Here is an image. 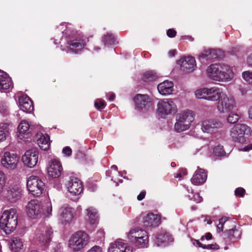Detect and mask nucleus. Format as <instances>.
I'll list each match as a JSON object with an SVG mask.
<instances>
[{"mask_svg":"<svg viewBox=\"0 0 252 252\" xmlns=\"http://www.w3.org/2000/svg\"><path fill=\"white\" fill-rule=\"evenodd\" d=\"M243 79L250 84H252V72L246 71L242 73Z\"/></svg>","mask_w":252,"mask_h":252,"instance_id":"obj_41","label":"nucleus"},{"mask_svg":"<svg viewBox=\"0 0 252 252\" xmlns=\"http://www.w3.org/2000/svg\"><path fill=\"white\" fill-rule=\"evenodd\" d=\"M88 220L91 224H95L98 222V216L96 210L93 207H89L87 210Z\"/></svg>","mask_w":252,"mask_h":252,"instance_id":"obj_31","label":"nucleus"},{"mask_svg":"<svg viewBox=\"0 0 252 252\" xmlns=\"http://www.w3.org/2000/svg\"><path fill=\"white\" fill-rule=\"evenodd\" d=\"M52 231L51 228H46L36 234V239L41 246L46 245L51 240Z\"/></svg>","mask_w":252,"mask_h":252,"instance_id":"obj_23","label":"nucleus"},{"mask_svg":"<svg viewBox=\"0 0 252 252\" xmlns=\"http://www.w3.org/2000/svg\"><path fill=\"white\" fill-rule=\"evenodd\" d=\"M63 170L61 163L56 159L51 160L48 164L47 172L49 176L58 178Z\"/></svg>","mask_w":252,"mask_h":252,"instance_id":"obj_20","label":"nucleus"},{"mask_svg":"<svg viewBox=\"0 0 252 252\" xmlns=\"http://www.w3.org/2000/svg\"><path fill=\"white\" fill-rule=\"evenodd\" d=\"M247 63L249 65L252 66V54H251L248 57Z\"/></svg>","mask_w":252,"mask_h":252,"instance_id":"obj_58","label":"nucleus"},{"mask_svg":"<svg viewBox=\"0 0 252 252\" xmlns=\"http://www.w3.org/2000/svg\"><path fill=\"white\" fill-rule=\"evenodd\" d=\"M94 106L98 110L101 111L105 107L106 103L103 100L97 99L94 103Z\"/></svg>","mask_w":252,"mask_h":252,"instance_id":"obj_43","label":"nucleus"},{"mask_svg":"<svg viewBox=\"0 0 252 252\" xmlns=\"http://www.w3.org/2000/svg\"><path fill=\"white\" fill-rule=\"evenodd\" d=\"M219 111L220 113H228L232 111L236 108V103L234 98L223 94L219 100L217 106Z\"/></svg>","mask_w":252,"mask_h":252,"instance_id":"obj_8","label":"nucleus"},{"mask_svg":"<svg viewBox=\"0 0 252 252\" xmlns=\"http://www.w3.org/2000/svg\"><path fill=\"white\" fill-rule=\"evenodd\" d=\"M157 113L161 117L173 114L177 111L175 103L171 99L159 100L157 103Z\"/></svg>","mask_w":252,"mask_h":252,"instance_id":"obj_7","label":"nucleus"},{"mask_svg":"<svg viewBox=\"0 0 252 252\" xmlns=\"http://www.w3.org/2000/svg\"><path fill=\"white\" fill-rule=\"evenodd\" d=\"M192 243L194 245H197L198 247H200L203 249V245L201 243H200L198 240H195V239H192Z\"/></svg>","mask_w":252,"mask_h":252,"instance_id":"obj_57","label":"nucleus"},{"mask_svg":"<svg viewBox=\"0 0 252 252\" xmlns=\"http://www.w3.org/2000/svg\"><path fill=\"white\" fill-rule=\"evenodd\" d=\"M240 116L237 114L230 113L227 117V121L229 123L234 124L238 121Z\"/></svg>","mask_w":252,"mask_h":252,"instance_id":"obj_40","label":"nucleus"},{"mask_svg":"<svg viewBox=\"0 0 252 252\" xmlns=\"http://www.w3.org/2000/svg\"><path fill=\"white\" fill-rule=\"evenodd\" d=\"M236 229H235V227L232 229L226 230L224 232V236L225 238H227L228 239L231 240L234 238V233Z\"/></svg>","mask_w":252,"mask_h":252,"instance_id":"obj_45","label":"nucleus"},{"mask_svg":"<svg viewBox=\"0 0 252 252\" xmlns=\"http://www.w3.org/2000/svg\"><path fill=\"white\" fill-rule=\"evenodd\" d=\"M63 153L67 156H70L72 154V150L69 147L67 146L63 149Z\"/></svg>","mask_w":252,"mask_h":252,"instance_id":"obj_56","label":"nucleus"},{"mask_svg":"<svg viewBox=\"0 0 252 252\" xmlns=\"http://www.w3.org/2000/svg\"><path fill=\"white\" fill-rule=\"evenodd\" d=\"M87 252H102V248L98 246H94Z\"/></svg>","mask_w":252,"mask_h":252,"instance_id":"obj_54","label":"nucleus"},{"mask_svg":"<svg viewBox=\"0 0 252 252\" xmlns=\"http://www.w3.org/2000/svg\"><path fill=\"white\" fill-rule=\"evenodd\" d=\"M219 51L208 49L204 50L199 56V59L213 60L218 58Z\"/></svg>","mask_w":252,"mask_h":252,"instance_id":"obj_30","label":"nucleus"},{"mask_svg":"<svg viewBox=\"0 0 252 252\" xmlns=\"http://www.w3.org/2000/svg\"><path fill=\"white\" fill-rule=\"evenodd\" d=\"M42 211V205L37 200L34 199L30 201L25 207L26 214L32 219H35L40 217Z\"/></svg>","mask_w":252,"mask_h":252,"instance_id":"obj_11","label":"nucleus"},{"mask_svg":"<svg viewBox=\"0 0 252 252\" xmlns=\"http://www.w3.org/2000/svg\"><path fill=\"white\" fill-rule=\"evenodd\" d=\"M187 175V171L186 169H181L178 173L174 174V177L175 178H179V179H181V178Z\"/></svg>","mask_w":252,"mask_h":252,"instance_id":"obj_47","label":"nucleus"},{"mask_svg":"<svg viewBox=\"0 0 252 252\" xmlns=\"http://www.w3.org/2000/svg\"><path fill=\"white\" fill-rule=\"evenodd\" d=\"M222 94L221 89L217 87L208 88L207 100L214 101H217L220 98Z\"/></svg>","mask_w":252,"mask_h":252,"instance_id":"obj_28","label":"nucleus"},{"mask_svg":"<svg viewBox=\"0 0 252 252\" xmlns=\"http://www.w3.org/2000/svg\"><path fill=\"white\" fill-rule=\"evenodd\" d=\"M154 104L153 98L151 96L147 94H143V112L153 111Z\"/></svg>","mask_w":252,"mask_h":252,"instance_id":"obj_29","label":"nucleus"},{"mask_svg":"<svg viewBox=\"0 0 252 252\" xmlns=\"http://www.w3.org/2000/svg\"><path fill=\"white\" fill-rule=\"evenodd\" d=\"M102 40L105 45L113 44L115 40L114 36L112 34L107 33L102 37Z\"/></svg>","mask_w":252,"mask_h":252,"instance_id":"obj_37","label":"nucleus"},{"mask_svg":"<svg viewBox=\"0 0 252 252\" xmlns=\"http://www.w3.org/2000/svg\"><path fill=\"white\" fill-rule=\"evenodd\" d=\"M27 189L34 196H39L45 188V184L35 176H31L27 180Z\"/></svg>","mask_w":252,"mask_h":252,"instance_id":"obj_5","label":"nucleus"},{"mask_svg":"<svg viewBox=\"0 0 252 252\" xmlns=\"http://www.w3.org/2000/svg\"><path fill=\"white\" fill-rule=\"evenodd\" d=\"M213 153L218 157H222L225 156V152L223 149V147L221 145L216 146L213 150Z\"/></svg>","mask_w":252,"mask_h":252,"instance_id":"obj_38","label":"nucleus"},{"mask_svg":"<svg viewBox=\"0 0 252 252\" xmlns=\"http://www.w3.org/2000/svg\"><path fill=\"white\" fill-rule=\"evenodd\" d=\"M19 162V158L13 153L5 152L1 157V165L8 170H13L17 168Z\"/></svg>","mask_w":252,"mask_h":252,"instance_id":"obj_9","label":"nucleus"},{"mask_svg":"<svg viewBox=\"0 0 252 252\" xmlns=\"http://www.w3.org/2000/svg\"><path fill=\"white\" fill-rule=\"evenodd\" d=\"M52 206L51 202L47 205L46 207L43 209V215L46 217H50L52 215Z\"/></svg>","mask_w":252,"mask_h":252,"instance_id":"obj_42","label":"nucleus"},{"mask_svg":"<svg viewBox=\"0 0 252 252\" xmlns=\"http://www.w3.org/2000/svg\"><path fill=\"white\" fill-rule=\"evenodd\" d=\"M131 247L124 243V240L118 239L110 244L108 252H132Z\"/></svg>","mask_w":252,"mask_h":252,"instance_id":"obj_17","label":"nucleus"},{"mask_svg":"<svg viewBox=\"0 0 252 252\" xmlns=\"http://www.w3.org/2000/svg\"><path fill=\"white\" fill-rule=\"evenodd\" d=\"M193 121L192 115L187 112L179 114L176 118L174 128L178 132H181L189 128Z\"/></svg>","mask_w":252,"mask_h":252,"instance_id":"obj_6","label":"nucleus"},{"mask_svg":"<svg viewBox=\"0 0 252 252\" xmlns=\"http://www.w3.org/2000/svg\"><path fill=\"white\" fill-rule=\"evenodd\" d=\"M149 239L147 232L143 233V248H147Z\"/></svg>","mask_w":252,"mask_h":252,"instance_id":"obj_51","label":"nucleus"},{"mask_svg":"<svg viewBox=\"0 0 252 252\" xmlns=\"http://www.w3.org/2000/svg\"><path fill=\"white\" fill-rule=\"evenodd\" d=\"M173 83L166 80L159 84L157 87L158 92L162 95L171 94L173 91Z\"/></svg>","mask_w":252,"mask_h":252,"instance_id":"obj_26","label":"nucleus"},{"mask_svg":"<svg viewBox=\"0 0 252 252\" xmlns=\"http://www.w3.org/2000/svg\"><path fill=\"white\" fill-rule=\"evenodd\" d=\"M115 95L114 94L112 93L110 94V97H109L108 99L110 101H113L115 99Z\"/></svg>","mask_w":252,"mask_h":252,"instance_id":"obj_63","label":"nucleus"},{"mask_svg":"<svg viewBox=\"0 0 252 252\" xmlns=\"http://www.w3.org/2000/svg\"><path fill=\"white\" fill-rule=\"evenodd\" d=\"M245 189L242 188H238L235 190V194L237 197H243L245 193Z\"/></svg>","mask_w":252,"mask_h":252,"instance_id":"obj_48","label":"nucleus"},{"mask_svg":"<svg viewBox=\"0 0 252 252\" xmlns=\"http://www.w3.org/2000/svg\"><path fill=\"white\" fill-rule=\"evenodd\" d=\"M249 118L252 120V106L250 107L248 110Z\"/></svg>","mask_w":252,"mask_h":252,"instance_id":"obj_61","label":"nucleus"},{"mask_svg":"<svg viewBox=\"0 0 252 252\" xmlns=\"http://www.w3.org/2000/svg\"><path fill=\"white\" fill-rule=\"evenodd\" d=\"M181 69L185 72L193 71L196 67V62L194 58L187 57L181 58L178 61Z\"/></svg>","mask_w":252,"mask_h":252,"instance_id":"obj_18","label":"nucleus"},{"mask_svg":"<svg viewBox=\"0 0 252 252\" xmlns=\"http://www.w3.org/2000/svg\"><path fill=\"white\" fill-rule=\"evenodd\" d=\"M66 185L68 191L73 195L80 194L83 189L81 181L76 177H70Z\"/></svg>","mask_w":252,"mask_h":252,"instance_id":"obj_16","label":"nucleus"},{"mask_svg":"<svg viewBox=\"0 0 252 252\" xmlns=\"http://www.w3.org/2000/svg\"><path fill=\"white\" fill-rule=\"evenodd\" d=\"M89 41L88 38H76L68 42L69 50L75 53L82 50L86 45V43Z\"/></svg>","mask_w":252,"mask_h":252,"instance_id":"obj_21","label":"nucleus"},{"mask_svg":"<svg viewBox=\"0 0 252 252\" xmlns=\"http://www.w3.org/2000/svg\"><path fill=\"white\" fill-rule=\"evenodd\" d=\"M58 219L63 224L70 223L74 218V210L67 205L62 206L59 210Z\"/></svg>","mask_w":252,"mask_h":252,"instance_id":"obj_12","label":"nucleus"},{"mask_svg":"<svg viewBox=\"0 0 252 252\" xmlns=\"http://www.w3.org/2000/svg\"><path fill=\"white\" fill-rule=\"evenodd\" d=\"M13 87L11 78L7 73L0 70V91L10 90Z\"/></svg>","mask_w":252,"mask_h":252,"instance_id":"obj_22","label":"nucleus"},{"mask_svg":"<svg viewBox=\"0 0 252 252\" xmlns=\"http://www.w3.org/2000/svg\"><path fill=\"white\" fill-rule=\"evenodd\" d=\"M191 200L196 203H199L202 201V198L198 193H196L193 195Z\"/></svg>","mask_w":252,"mask_h":252,"instance_id":"obj_53","label":"nucleus"},{"mask_svg":"<svg viewBox=\"0 0 252 252\" xmlns=\"http://www.w3.org/2000/svg\"><path fill=\"white\" fill-rule=\"evenodd\" d=\"M212 235L210 233H207L205 235V238L206 240H209L212 239Z\"/></svg>","mask_w":252,"mask_h":252,"instance_id":"obj_62","label":"nucleus"},{"mask_svg":"<svg viewBox=\"0 0 252 252\" xmlns=\"http://www.w3.org/2000/svg\"><path fill=\"white\" fill-rule=\"evenodd\" d=\"M227 220L226 218H222L219 220V224L217 225V228L220 231L223 230V225Z\"/></svg>","mask_w":252,"mask_h":252,"instance_id":"obj_52","label":"nucleus"},{"mask_svg":"<svg viewBox=\"0 0 252 252\" xmlns=\"http://www.w3.org/2000/svg\"><path fill=\"white\" fill-rule=\"evenodd\" d=\"M22 195L21 189L17 186H13L7 189L4 198L9 202L15 203L21 199Z\"/></svg>","mask_w":252,"mask_h":252,"instance_id":"obj_14","label":"nucleus"},{"mask_svg":"<svg viewBox=\"0 0 252 252\" xmlns=\"http://www.w3.org/2000/svg\"><path fill=\"white\" fill-rule=\"evenodd\" d=\"M137 199L140 201L142 200V192L137 196Z\"/></svg>","mask_w":252,"mask_h":252,"instance_id":"obj_64","label":"nucleus"},{"mask_svg":"<svg viewBox=\"0 0 252 252\" xmlns=\"http://www.w3.org/2000/svg\"><path fill=\"white\" fill-rule=\"evenodd\" d=\"M223 126L222 123L217 119L205 120L202 123L201 129L204 132L213 134L219 132Z\"/></svg>","mask_w":252,"mask_h":252,"instance_id":"obj_10","label":"nucleus"},{"mask_svg":"<svg viewBox=\"0 0 252 252\" xmlns=\"http://www.w3.org/2000/svg\"><path fill=\"white\" fill-rule=\"evenodd\" d=\"M207 73L209 77L217 81H228L233 77L230 66L225 64H211L208 67Z\"/></svg>","mask_w":252,"mask_h":252,"instance_id":"obj_1","label":"nucleus"},{"mask_svg":"<svg viewBox=\"0 0 252 252\" xmlns=\"http://www.w3.org/2000/svg\"><path fill=\"white\" fill-rule=\"evenodd\" d=\"M173 241L171 236L168 233H162L158 235L156 237L155 243L157 246H161L163 243H166Z\"/></svg>","mask_w":252,"mask_h":252,"instance_id":"obj_33","label":"nucleus"},{"mask_svg":"<svg viewBox=\"0 0 252 252\" xmlns=\"http://www.w3.org/2000/svg\"><path fill=\"white\" fill-rule=\"evenodd\" d=\"M252 131L246 124H238L233 126L230 131V136L235 142L243 143L246 141L245 135H250Z\"/></svg>","mask_w":252,"mask_h":252,"instance_id":"obj_4","label":"nucleus"},{"mask_svg":"<svg viewBox=\"0 0 252 252\" xmlns=\"http://www.w3.org/2000/svg\"><path fill=\"white\" fill-rule=\"evenodd\" d=\"M204 249L218 250L220 249V247L216 243L210 244V245H204L203 246Z\"/></svg>","mask_w":252,"mask_h":252,"instance_id":"obj_49","label":"nucleus"},{"mask_svg":"<svg viewBox=\"0 0 252 252\" xmlns=\"http://www.w3.org/2000/svg\"><path fill=\"white\" fill-rule=\"evenodd\" d=\"M10 127L11 126L6 123L0 125V143L6 139L9 133Z\"/></svg>","mask_w":252,"mask_h":252,"instance_id":"obj_34","label":"nucleus"},{"mask_svg":"<svg viewBox=\"0 0 252 252\" xmlns=\"http://www.w3.org/2000/svg\"><path fill=\"white\" fill-rule=\"evenodd\" d=\"M38 159V152L35 149L27 151L22 157L24 165L30 168H32L36 165Z\"/></svg>","mask_w":252,"mask_h":252,"instance_id":"obj_13","label":"nucleus"},{"mask_svg":"<svg viewBox=\"0 0 252 252\" xmlns=\"http://www.w3.org/2000/svg\"><path fill=\"white\" fill-rule=\"evenodd\" d=\"M89 235L83 231H78L74 233L69 240L68 246L74 252L83 249L89 243Z\"/></svg>","mask_w":252,"mask_h":252,"instance_id":"obj_3","label":"nucleus"},{"mask_svg":"<svg viewBox=\"0 0 252 252\" xmlns=\"http://www.w3.org/2000/svg\"><path fill=\"white\" fill-rule=\"evenodd\" d=\"M208 88L199 89L195 92V95L197 98H203L207 100Z\"/></svg>","mask_w":252,"mask_h":252,"instance_id":"obj_36","label":"nucleus"},{"mask_svg":"<svg viewBox=\"0 0 252 252\" xmlns=\"http://www.w3.org/2000/svg\"><path fill=\"white\" fill-rule=\"evenodd\" d=\"M176 54V51L175 50H172L169 51L168 54L170 57H174Z\"/></svg>","mask_w":252,"mask_h":252,"instance_id":"obj_59","label":"nucleus"},{"mask_svg":"<svg viewBox=\"0 0 252 252\" xmlns=\"http://www.w3.org/2000/svg\"><path fill=\"white\" fill-rule=\"evenodd\" d=\"M23 246V242L21 239L17 238H13L12 239L10 248L12 252H17L22 249Z\"/></svg>","mask_w":252,"mask_h":252,"instance_id":"obj_35","label":"nucleus"},{"mask_svg":"<svg viewBox=\"0 0 252 252\" xmlns=\"http://www.w3.org/2000/svg\"><path fill=\"white\" fill-rule=\"evenodd\" d=\"M176 34V32L173 29H170L167 31V35L170 38L175 37Z\"/></svg>","mask_w":252,"mask_h":252,"instance_id":"obj_55","label":"nucleus"},{"mask_svg":"<svg viewBox=\"0 0 252 252\" xmlns=\"http://www.w3.org/2000/svg\"><path fill=\"white\" fill-rule=\"evenodd\" d=\"M127 238L131 243H138L142 240V229L140 227L131 229L127 233Z\"/></svg>","mask_w":252,"mask_h":252,"instance_id":"obj_25","label":"nucleus"},{"mask_svg":"<svg viewBox=\"0 0 252 252\" xmlns=\"http://www.w3.org/2000/svg\"><path fill=\"white\" fill-rule=\"evenodd\" d=\"M207 178V173L205 170L202 169H198L195 172L190 181L194 185H200L205 182Z\"/></svg>","mask_w":252,"mask_h":252,"instance_id":"obj_24","label":"nucleus"},{"mask_svg":"<svg viewBox=\"0 0 252 252\" xmlns=\"http://www.w3.org/2000/svg\"><path fill=\"white\" fill-rule=\"evenodd\" d=\"M8 106L4 101H0V112L5 113L8 111Z\"/></svg>","mask_w":252,"mask_h":252,"instance_id":"obj_50","label":"nucleus"},{"mask_svg":"<svg viewBox=\"0 0 252 252\" xmlns=\"http://www.w3.org/2000/svg\"><path fill=\"white\" fill-rule=\"evenodd\" d=\"M29 124L26 121H22L18 127V130L19 132L18 135V137L20 139H22L24 138V135H27L29 133Z\"/></svg>","mask_w":252,"mask_h":252,"instance_id":"obj_32","label":"nucleus"},{"mask_svg":"<svg viewBox=\"0 0 252 252\" xmlns=\"http://www.w3.org/2000/svg\"><path fill=\"white\" fill-rule=\"evenodd\" d=\"M157 76L156 75L151 71H149L145 72L143 75V81H151L154 80L156 79Z\"/></svg>","mask_w":252,"mask_h":252,"instance_id":"obj_39","label":"nucleus"},{"mask_svg":"<svg viewBox=\"0 0 252 252\" xmlns=\"http://www.w3.org/2000/svg\"><path fill=\"white\" fill-rule=\"evenodd\" d=\"M19 106L23 111L30 113L33 109L32 102L30 98L26 94H17Z\"/></svg>","mask_w":252,"mask_h":252,"instance_id":"obj_15","label":"nucleus"},{"mask_svg":"<svg viewBox=\"0 0 252 252\" xmlns=\"http://www.w3.org/2000/svg\"><path fill=\"white\" fill-rule=\"evenodd\" d=\"M18 214L14 208L5 210L0 219V227L6 233L13 231L17 225Z\"/></svg>","mask_w":252,"mask_h":252,"instance_id":"obj_2","label":"nucleus"},{"mask_svg":"<svg viewBox=\"0 0 252 252\" xmlns=\"http://www.w3.org/2000/svg\"><path fill=\"white\" fill-rule=\"evenodd\" d=\"M5 181L6 178L4 173L2 171H0V193L4 187Z\"/></svg>","mask_w":252,"mask_h":252,"instance_id":"obj_46","label":"nucleus"},{"mask_svg":"<svg viewBox=\"0 0 252 252\" xmlns=\"http://www.w3.org/2000/svg\"><path fill=\"white\" fill-rule=\"evenodd\" d=\"M251 150H252V143L247 145L244 148V151H248Z\"/></svg>","mask_w":252,"mask_h":252,"instance_id":"obj_60","label":"nucleus"},{"mask_svg":"<svg viewBox=\"0 0 252 252\" xmlns=\"http://www.w3.org/2000/svg\"><path fill=\"white\" fill-rule=\"evenodd\" d=\"M133 101L135 103L136 108L137 109L141 108L142 103V94H138L136 95L133 98Z\"/></svg>","mask_w":252,"mask_h":252,"instance_id":"obj_44","label":"nucleus"},{"mask_svg":"<svg viewBox=\"0 0 252 252\" xmlns=\"http://www.w3.org/2000/svg\"><path fill=\"white\" fill-rule=\"evenodd\" d=\"M161 223V216L152 213H149L143 220V226L147 228L156 227Z\"/></svg>","mask_w":252,"mask_h":252,"instance_id":"obj_19","label":"nucleus"},{"mask_svg":"<svg viewBox=\"0 0 252 252\" xmlns=\"http://www.w3.org/2000/svg\"><path fill=\"white\" fill-rule=\"evenodd\" d=\"M37 143L41 149L47 150L50 145L49 136L47 134L39 133L37 135Z\"/></svg>","mask_w":252,"mask_h":252,"instance_id":"obj_27","label":"nucleus"}]
</instances>
